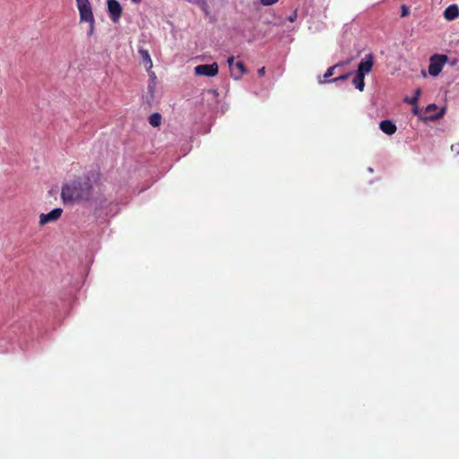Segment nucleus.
Wrapping results in <instances>:
<instances>
[{
    "instance_id": "28",
    "label": "nucleus",
    "mask_w": 459,
    "mask_h": 459,
    "mask_svg": "<svg viewBox=\"0 0 459 459\" xmlns=\"http://www.w3.org/2000/svg\"><path fill=\"white\" fill-rule=\"evenodd\" d=\"M259 73L260 76H263L264 74V67L260 68Z\"/></svg>"
},
{
    "instance_id": "21",
    "label": "nucleus",
    "mask_w": 459,
    "mask_h": 459,
    "mask_svg": "<svg viewBox=\"0 0 459 459\" xmlns=\"http://www.w3.org/2000/svg\"><path fill=\"white\" fill-rule=\"evenodd\" d=\"M94 22H88L90 24V30L88 31V35L91 36L92 33H93V30H94Z\"/></svg>"
},
{
    "instance_id": "23",
    "label": "nucleus",
    "mask_w": 459,
    "mask_h": 459,
    "mask_svg": "<svg viewBox=\"0 0 459 459\" xmlns=\"http://www.w3.org/2000/svg\"><path fill=\"white\" fill-rule=\"evenodd\" d=\"M421 94V90L419 88L415 91V96L414 97H417V100H419L420 96Z\"/></svg>"
},
{
    "instance_id": "19",
    "label": "nucleus",
    "mask_w": 459,
    "mask_h": 459,
    "mask_svg": "<svg viewBox=\"0 0 459 459\" xmlns=\"http://www.w3.org/2000/svg\"><path fill=\"white\" fill-rule=\"evenodd\" d=\"M437 108V105L436 104H429L427 106L426 108V112L427 113H430L431 111H434Z\"/></svg>"
},
{
    "instance_id": "12",
    "label": "nucleus",
    "mask_w": 459,
    "mask_h": 459,
    "mask_svg": "<svg viewBox=\"0 0 459 459\" xmlns=\"http://www.w3.org/2000/svg\"><path fill=\"white\" fill-rule=\"evenodd\" d=\"M459 16V7L457 4H451L444 11V17L447 21H454Z\"/></svg>"
},
{
    "instance_id": "14",
    "label": "nucleus",
    "mask_w": 459,
    "mask_h": 459,
    "mask_svg": "<svg viewBox=\"0 0 459 459\" xmlns=\"http://www.w3.org/2000/svg\"><path fill=\"white\" fill-rule=\"evenodd\" d=\"M195 4L199 5L200 8L202 9V11L206 14L208 15L209 14V6H208V4L206 2V0H197V2L195 3Z\"/></svg>"
},
{
    "instance_id": "5",
    "label": "nucleus",
    "mask_w": 459,
    "mask_h": 459,
    "mask_svg": "<svg viewBox=\"0 0 459 459\" xmlns=\"http://www.w3.org/2000/svg\"><path fill=\"white\" fill-rule=\"evenodd\" d=\"M157 77L154 72H150V82L147 85L146 92L143 95V101L152 106L156 100Z\"/></svg>"
},
{
    "instance_id": "8",
    "label": "nucleus",
    "mask_w": 459,
    "mask_h": 459,
    "mask_svg": "<svg viewBox=\"0 0 459 459\" xmlns=\"http://www.w3.org/2000/svg\"><path fill=\"white\" fill-rule=\"evenodd\" d=\"M230 69L231 76L236 80L239 79L245 73V65L239 59H227Z\"/></svg>"
},
{
    "instance_id": "4",
    "label": "nucleus",
    "mask_w": 459,
    "mask_h": 459,
    "mask_svg": "<svg viewBox=\"0 0 459 459\" xmlns=\"http://www.w3.org/2000/svg\"><path fill=\"white\" fill-rule=\"evenodd\" d=\"M76 7L79 12L81 22H94V15L90 0H75Z\"/></svg>"
},
{
    "instance_id": "29",
    "label": "nucleus",
    "mask_w": 459,
    "mask_h": 459,
    "mask_svg": "<svg viewBox=\"0 0 459 459\" xmlns=\"http://www.w3.org/2000/svg\"><path fill=\"white\" fill-rule=\"evenodd\" d=\"M141 1L142 0H131V2L135 4H139Z\"/></svg>"
},
{
    "instance_id": "26",
    "label": "nucleus",
    "mask_w": 459,
    "mask_h": 459,
    "mask_svg": "<svg viewBox=\"0 0 459 459\" xmlns=\"http://www.w3.org/2000/svg\"><path fill=\"white\" fill-rule=\"evenodd\" d=\"M412 112H413L414 115H418L419 114V110H418L417 105L414 106V108H412Z\"/></svg>"
},
{
    "instance_id": "24",
    "label": "nucleus",
    "mask_w": 459,
    "mask_h": 459,
    "mask_svg": "<svg viewBox=\"0 0 459 459\" xmlns=\"http://www.w3.org/2000/svg\"><path fill=\"white\" fill-rule=\"evenodd\" d=\"M430 57L437 58V57H447V56L446 55L434 54Z\"/></svg>"
},
{
    "instance_id": "10",
    "label": "nucleus",
    "mask_w": 459,
    "mask_h": 459,
    "mask_svg": "<svg viewBox=\"0 0 459 459\" xmlns=\"http://www.w3.org/2000/svg\"><path fill=\"white\" fill-rule=\"evenodd\" d=\"M62 209L61 208H55L48 213H41L39 216V224L41 226L57 221L61 215H62Z\"/></svg>"
},
{
    "instance_id": "17",
    "label": "nucleus",
    "mask_w": 459,
    "mask_h": 459,
    "mask_svg": "<svg viewBox=\"0 0 459 459\" xmlns=\"http://www.w3.org/2000/svg\"><path fill=\"white\" fill-rule=\"evenodd\" d=\"M418 100H417V97H413V98H411V99H410V98H405V99H404V101H405V102H407V103H409V104H411V105H413V106H416V105H417Z\"/></svg>"
},
{
    "instance_id": "9",
    "label": "nucleus",
    "mask_w": 459,
    "mask_h": 459,
    "mask_svg": "<svg viewBox=\"0 0 459 459\" xmlns=\"http://www.w3.org/2000/svg\"><path fill=\"white\" fill-rule=\"evenodd\" d=\"M195 74L202 76H214L218 74V65L217 63H212L209 65H200L195 66Z\"/></svg>"
},
{
    "instance_id": "20",
    "label": "nucleus",
    "mask_w": 459,
    "mask_h": 459,
    "mask_svg": "<svg viewBox=\"0 0 459 459\" xmlns=\"http://www.w3.org/2000/svg\"><path fill=\"white\" fill-rule=\"evenodd\" d=\"M297 19V13L294 12L293 13H291L289 17H288V21L290 22H295Z\"/></svg>"
},
{
    "instance_id": "30",
    "label": "nucleus",
    "mask_w": 459,
    "mask_h": 459,
    "mask_svg": "<svg viewBox=\"0 0 459 459\" xmlns=\"http://www.w3.org/2000/svg\"><path fill=\"white\" fill-rule=\"evenodd\" d=\"M421 73H422L423 76L426 77L427 74H426L425 71L422 70Z\"/></svg>"
},
{
    "instance_id": "2",
    "label": "nucleus",
    "mask_w": 459,
    "mask_h": 459,
    "mask_svg": "<svg viewBox=\"0 0 459 459\" xmlns=\"http://www.w3.org/2000/svg\"><path fill=\"white\" fill-rule=\"evenodd\" d=\"M348 65V61H342L330 66L324 75L318 76V82L323 84L347 80L351 74V73L346 69Z\"/></svg>"
},
{
    "instance_id": "18",
    "label": "nucleus",
    "mask_w": 459,
    "mask_h": 459,
    "mask_svg": "<svg viewBox=\"0 0 459 459\" xmlns=\"http://www.w3.org/2000/svg\"><path fill=\"white\" fill-rule=\"evenodd\" d=\"M278 0H260V4L263 5H272L275 3H277Z\"/></svg>"
},
{
    "instance_id": "7",
    "label": "nucleus",
    "mask_w": 459,
    "mask_h": 459,
    "mask_svg": "<svg viewBox=\"0 0 459 459\" xmlns=\"http://www.w3.org/2000/svg\"><path fill=\"white\" fill-rule=\"evenodd\" d=\"M108 5V13L110 20L113 22H117L121 16L123 8L120 3L117 0H108L107 1Z\"/></svg>"
},
{
    "instance_id": "15",
    "label": "nucleus",
    "mask_w": 459,
    "mask_h": 459,
    "mask_svg": "<svg viewBox=\"0 0 459 459\" xmlns=\"http://www.w3.org/2000/svg\"><path fill=\"white\" fill-rule=\"evenodd\" d=\"M445 114V108H441L440 111H438L437 114L435 115H429L428 117V119L429 120H436V119H438L440 117H442Z\"/></svg>"
},
{
    "instance_id": "1",
    "label": "nucleus",
    "mask_w": 459,
    "mask_h": 459,
    "mask_svg": "<svg viewBox=\"0 0 459 459\" xmlns=\"http://www.w3.org/2000/svg\"><path fill=\"white\" fill-rule=\"evenodd\" d=\"M92 185L89 178H78L62 187L61 197L64 203L87 201L91 197Z\"/></svg>"
},
{
    "instance_id": "6",
    "label": "nucleus",
    "mask_w": 459,
    "mask_h": 459,
    "mask_svg": "<svg viewBox=\"0 0 459 459\" xmlns=\"http://www.w3.org/2000/svg\"><path fill=\"white\" fill-rule=\"evenodd\" d=\"M432 62L429 66V74L431 76H437L443 69L446 63H448L451 66H455L457 64V59H430Z\"/></svg>"
},
{
    "instance_id": "27",
    "label": "nucleus",
    "mask_w": 459,
    "mask_h": 459,
    "mask_svg": "<svg viewBox=\"0 0 459 459\" xmlns=\"http://www.w3.org/2000/svg\"><path fill=\"white\" fill-rule=\"evenodd\" d=\"M143 57H150L148 51H141Z\"/></svg>"
},
{
    "instance_id": "25",
    "label": "nucleus",
    "mask_w": 459,
    "mask_h": 459,
    "mask_svg": "<svg viewBox=\"0 0 459 459\" xmlns=\"http://www.w3.org/2000/svg\"><path fill=\"white\" fill-rule=\"evenodd\" d=\"M363 57L369 58V57H373V56L370 52H366V53H364Z\"/></svg>"
},
{
    "instance_id": "16",
    "label": "nucleus",
    "mask_w": 459,
    "mask_h": 459,
    "mask_svg": "<svg viewBox=\"0 0 459 459\" xmlns=\"http://www.w3.org/2000/svg\"><path fill=\"white\" fill-rule=\"evenodd\" d=\"M143 65L148 70V73L152 72L151 69L152 67V59H143Z\"/></svg>"
},
{
    "instance_id": "3",
    "label": "nucleus",
    "mask_w": 459,
    "mask_h": 459,
    "mask_svg": "<svg viewBox=\"0 0 459 459\" xmlns=\"http://www.w3.org/2000/svg\"><path fill=\"white\" fill-rule=\"evenodd\" d=\"M373 65V59H366L359 65L357 74L352 80L353 84L359 91H362L364 90L365 75L372 70Z\"/></svg>"
},
{
    "instance_id": "13",
    "label": "nucleus",
    "mask_w": 459,
    "mask_h": 459,
    "mask_svg": "<svg viewBox=\"0 0 459 459\" xmlns=\"http://www.w3.org/2000/svg\"><path fill=\"white\" fill-rule=\"evenodd\" d=\"M161 120H162L161 115L158 112L152 114L148 118L149 124L153 127L160 126L161 124Z\"/></svg>"
},
{
    "instance_id": "22",
    "label": "nucleus",
    "mask_w": 459,
    "mask_h": 459,
    "mask_svg": "<svg viewBox=\"0 0 459 459\" xmlns=\"http://www.w3.org/2000/svg\"><path fill=\"white\" fill-rule=\"evenodd\" d=\"M408 14V9L403 5L402 7V16H406Z\"/></svg>"
},
{
    "instance_id": "11",
    "label": "nucleus",
    "mask_w": 459,
    "mask_h": 459,
    "mask_svg": "<svg viewBox=\"0 0 459 459\" xmlns=\"http://www.w3.org/2000/svg\"><path fill=\"white\" fill-rule=\"evenodd\" d=\"M379 128L383 133L388 135L394 134L397 130L395 124L391 120L381 121L379 124Z\"/></svg>"
},
{
    "instance_id": "31",
    "label": "nucleus",
    "mask_w": 459,
    "mask_h": 459,
    "mask_svg": "<svg viewBox=\"0 0 459 459\" xmlns=\"http://www.w3.org/2000/svg\"><path fill=\"white\" fill-rule=\"evenodd\" d=\"M264 22H267V23H270L272 22L271 21H267V20H264Z\"/></svg>"
}]
</instances>
